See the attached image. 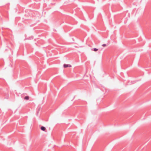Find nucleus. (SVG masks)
Segmentation results:
<instances>
[{"label": "nucleus", "mask_w": 151, "mask_h": 151, "mask_svg": "<svg viewBox=\"0 0 151 151\" xmlns=\"http://www.w3.org/2000/svg\"><path fill=\"white\" fill-rule=\"evenodd\" d=\"M63 66L64 68H66L68 67L70 68L72 67L71 65L70 64H64L63 65Z\"/></svg>", "instance_id": "nucleus-1"}, {"label": "nucleus", "mask_w": 151, "mask_h": 151, "mask_svg": "<svg viewBox=\"0 0 151 151\" xmlns=\"http://www.w3.org/2000/svg\"><path fill=\"white\" fill-rule=\"evenodd\" d=\"M41 129L43 131H45V130H46V128H45L44 127H43V126H42L41 127Z\"/></svg>", "instance_id": "nucleus-2"}, {"label": "nucleus", "mask_w": 151, "mask_h": 151, "mask_svg": "<svg viewBox=\"0 0 151 151\" xmlns=\"http://www.w3.org/2000/svg\"><path fill=\"white\" fill-rule=\"evenodd\" d=\"M24 99L26 100H28L29 99V97L28 96H26L24 97Z\"/></svg>", "instance_id": "nucleus-3"}, {"label": "nucleus", "mask_w": 151, "mask_h": 151, "mask_svg": "<svg viewBox=\"0 0 151 151\" xmlns=\"http://www.w3.org/2000/svg\"><path fill=\"white\" fill-rule=\"evenodd\" d=\"M93 50L94 51H97L98 50V49H97V48H94V49H93Z\"/></svg>", "instance_id": "nucleus-4"}, {"label": "nucleus", "mask_w": 151, "mask_h": 151, "mask_svg": "<svg viewBox=\"0 0 151 151\" xmlns=\"http://www.w3.org/2000/svg\"><path fill=\"white\" fill-rule=\"evenodd\" d=\"M102 46L103 47H106V44H103L102 45Z\"/></svg>", "instance_id": "nucleus-5"}]
</instances>
